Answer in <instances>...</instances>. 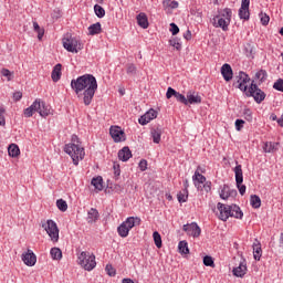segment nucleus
Returning a JSON list of instances; mask_svg holds the SVG:
<instances>
[{
  "label": "nucleus",
  "instance_id": "nucleus-15",
  "mask_svg": "<svg viewBox=\"0 0 283 283\" xmlns=\"http://www.w3.org/2000/svg\"><path fill=\"white\" fill-rule=\"evenodd\" d=\"M39 107H41V104L39 103V98H36L31 106L27 107L23 111L24 118H32L34 116V113L39 112Z\"/></svg>",
  "mask_w": 283,
  "mask_h": 283
},
{
  "label": "nucleus",
  "instance_id": "nucleus-20",
  "mask_svg": "<svg viewBox=\"0 0 283 283\" xmlns=\"http://www.w3.org/2000/svg\"><path fill=\"white\" fill-rule=\"evenodd\" d=\"M232 273L235 277H242L243 275H247V261H241L239 266L232 270Z\"/></svg>",
  "mask_w": 283,
  "mask_h": 283
},
{
  "label": "nucleus",
  "instance_id": "nucleus-22",
  "mask_svg": "<svg viewBox=\"0 0 283 283\" xmlns=\"http://www.w3.org/2000/svg\"><path fill=\"white\" fill-rule=\"evenodd\" d=\"M279 143L275 142H265L263 145V151L265 154H275L279 149Z\"/></svg>",
  "mask_w": 283,
  "mask_h": 283
},
{
  "label": "nucleus",
  "instance_id": "nucleus-13",
  "mask_svg": "<svg viewBox=\"0 0 283 283\" xmlns=\"http://www.w3.org/2000/svg\"><path fill=\"white\" fill-rule=\"evenodd\" d=\"M249 6H251V0H242L241 8L239 9V17L244 21H249L251 13L249 12Z\"/></svg>",
  "mask_w": 283,
  "mask_h": 283
},
{
  "label": "nucleus",
  "instance_id": "nucleus-59",
  "mask_svg": "<svg viewBox=\"0 0 283 283\" xmlns=\"http://www.w3.org/2000/svg\"><path fill=\"white\" fill-rule=\"evenodd\" d=\"M140 171H147V160L142 159L138 165Z\"/></svg>",
  "mask_w": 283,
  "mask_h": 283
},
{
  "label": "nucleus",
  "instance_id": "nucleus-31",
  "mask_svg": "<svg viewBox=\"0 0 283 283\" xmlns=\"http://www.w3.org/2000/svg\"><path fill=\"white\" fill-rule=\"evenodd\" d=\"M91 185L95 187L97 191H103V177L101 176L94 177L91 181Z\"/></svg>",
  "mask_w": 283,
  "mask_h": 283
},
{
  "label": "nucleus",
  "instance_id": "nucleus-51",
  "mask_svg": "<svg viewBox=\"0 0 283 283\" xmlns=\"http://www.w3.org/2000/svg\"><path fill=\"white\" fill-rule=\"evenodd\" d=\"M243 116H244L245 120H248L249 123H251V120H253V113L249 108H245L243 111Z\"/></svg>",
  "mask_w": 283,
  "mask_h": 283
},
{
  "label": "nucleus",
  "instance_id": "nucleus-24",
  "mask_svg": "<svg viewBox=\"0 0 283 283\" xmlns=\"http://www.w3.org/2000/svg\"><path fill=\"white\" fill-rule=\"evenodd\" d=\"M136 19L139 28H143V30H147V28H149V20L147 19V14L142 12L137 15Z\"/></svg>",
  "mask_w": 283,
  "mask_h": 283
},
{
  "label": "nucleus",
  "instance_id": "nucleus-27",
  "mask_svg": "<svg viewBox=\"0 0 283 283\" xmlns=\"http://www.w3.org/2000/svg\"><path fill=\"white\" fill-rule=\"evenodd\" d=\"M99 218L98 210L96 208H91L87 212V222L88 224H93V222H96Z\"/></svg>",
  "mask_w": 283,
  "mask_h": 283
},
{
  "label": "nucleus",
  "instance_id": "nucleus-36",
  "mask_svg": "<svg viewBox=\"0 0 283 283\" xmlns=\"http://www.w3.org/2000/svg\"><path fill=\"white\" fill-rule=\"evenodd\" d=\"M153 238H154L155 247H157V249H163V237H160V233L158 231H155L153 233Z\"/></svg>",
  "mask_w": 283,
  "mask_h": 283
},
{
  "label": "nucleus",
  "instance_id": "nucleus-18",
  "mask_svg": "<svg viewBox=\"0 0 283 283\" xmlns=\"http://www.w3.org/2000/svg\"><path fill=\"white\" fill-rule=\"evenodd\" d=\"M202 103V97L193 92V93H188L186 97V105H200Z\"/></svg>",
  "mask_w": 283,
  "mask_h": 283
},
{
  "label": "nucleus",
  "instance_id": "nucleus-16",
  "mask_svg": "<svg viewBox=\"0 0 283 283\" xmlns=\"http://www.w3.org/2000/svg\"><path fill=\"white\" fill-rule=\"evenodd\" d=\"M230 23H231V21H229L228 19H224L220 15H216L213 18L214 28H221L223 30V32H227L229 30Z\"/></svg>",
  "mask_w": 283,
  "mask_h": 283
},
{
  "label": "nucleus",
  "instance_id": "nucleus-41",
  "mask_svg": "<svg viewBox=\"0 0 283 283\" xmlns=\"http://www.w3.org/2000/svg\"><path fill=\"white\" fill-rule=\"evenodd\" d=\"M164 8H170L171 10H176L178 8V1L176 0H164Z\"/></svg>",
  "mask_w": 283,
  "mask_h": 283
},
{
  "label": "nucleus",
  "instance_id": "nucleus-61",
  "mask_svg": "<svg viewBox=\"0 0 283 283\" xmlns=\"http://www.w3.org/2000/svg\"><path fill=\"white\" fill-rule=\"evenodd\" d=\"M21 98H23V93H21V92L13 93L14 101H20Z\"/></svg>",
  "mask_w": 283,
  "mask_h": 283
},
{
  "label": "nucleus",
  "instance_id": "nucleus-6",
  "mask_svg": "<svg viewBox=\"0 0 283 283\" xmlns=\"http://www.w3.org/2000/svg\"><path fill=\"white\" fill-rule=\"evenodd\" d=\"M245 95L249 97H252L255 101V103H258L259 105L264 101V98H266V93L260 90L255 81H252Z\"/></svg>",
  "mask_w": 283,
  "mask_h": 283
},
{
  "label": "nucleus",
  "instance_id": "nucleus-50",
  "mask_svg": "<svg viewBox=\"0 0 283 283\" xmlns=\"http://www.w3.org/2000/svg\"><path fill=\"white\" fill-rule=\"evenodd\" d=\"M6 125V108L0 106V126L4 127Z\"/></svg>",
  "mask_w": 283,
  "mask_h": 283
},
{
  "label": "nucleus",
  "instance_id": "nucleus-23",
  "mask_svg": "<svg viewBox=\"0 0 283 283\" xmlns=\"http://www.w3.org/2000/svg\"><path fill=\"white\" fill-rule=\"evenodd\" d=\"M140 218L138 217H128L124 223L125 226L128 228L129 231H132V229H134V227H140Z\"/></svg>",
  "mask_w": 283,
  "mask_h": 283
},
{
  "label": "nucleus",
  "instance_id": "nucleus-58",
  "mask_svg": "<svg viewBox=\"0 0 283 283\" xmlns=\"http://www.w3.org/2000/svg\"><path fill=\"white\" fill-rule=\"evenodd\" d=\"M269 21H271V18L268 14H262L261 15L262 25H269Z\"/></svg>",
  "mask_w": 283,
  "mask_h": 283
},
{
  "label": "nucleus",
  "instance_id": "nucleus-57",
  "mask_svg": "<svg viewBox=\"0 0 283 283\" xmlns=\"http://www.w3.org/2000/svg\"><path fill=\"white\" fill-rule=\"evenodd\" d=\"M138 123H139V125H147L150 122H149L148 117L144 114L143 116L139 117Z\"/></svg>",
  "mask_w": 283,
  "mask_h": 283
},
{
  "label": "nucleus",
  "instance_id": "nucleus-4",
  "mask_svg": "<svg viewBox=\"0 0 283 283\" xmlns=\"http://www.w3.org/2000/svg\"><path fill=\"white\" fill-rule=\"evenodd\" d=\"M77 264L85 271H94L96 269V255L83 251L77 256Z\"/></svg>",
  "mask_w": 283,
  "mask_h": 283
},
{
  "label": "nucleus",
  "instance_id": "nucleus-33",
  "mask_svg": "<svg viewBox=\"0 0 283 283\" xmlns=\"http://www.w3.org/2000/svg\"><path fill=\"white\" fill-rule=\"evenodd\" d=\"M117 233L120 238H127L129 235V230L125 222H122L117 228Z\"/></svg>",
  "mask_w": 283,
  "mask_h": 283
},
{
  "label": "nucleus",
  "instance_id": "nucleus-54",
  "mask_svg": "<svg viewBox=\"0 0 283 283\" xmlns=\"http://www.w3.org/2000/svg\"><path fill=\"white\" fill-rule=\"evenodd\" d=\"M175 98H177V101L179 103H182L184 105H187V97L185 95L177 92V94L175 95Z\"/></svg>",
  "mask_w": 283,
  "mask_h": 283
},
{
  "label": "nucleus",
  "instance_id": "nucleus-17",
  "mask_svg": "<svg viewBox=\"0 0 283 283\" xmlns=\"http://www.w3.org/2000/svg\"><path fill=\"white\" fill-rule=\"evenodd\" d=\"M39 109H38V114L40 116H42V118H48V116H50V114H52V107H50V105L45 104L41 98H39Z\"/></svg>",
  "mask_w": 283,
  "mask_h": 283
},
{
  "label": "nucleus",
  "instance_id": "nucleus-49",
  "mask_svg": "<svg viewBox=\"0 0 283 283\" xmlns=\"http://www.w3.org/2000/svg\"><path fill=\"white\" fill-rule=\"evenodd\" d=\"M273 88L276 90V92H283V80L279 78L276 82H274Z\"/></svg>",
  "mask_w": 283,
  "mask_h": 283
},
{
  "label": "nucleus",
  "instance_id": "nucleus-25",
  "mask_svg": "<svg viewBox=\"0 0 283 283\" xmlns=\"http://www.w3.org/2000/svg\"><path fill=\"white\" fill-rule=\"evenodd\" d=\"M269 74L266 73L265 70H259L255 75H254V83L256 82L258 85H262L264 81H266Z\"/></svg>",
  "mask_w": 283,
  "mask_h": 283
},
{
  "label": "nucleus",
  "instance_id": "nucleus-21",
  "mask_svg": "<svg viewBox=\"0 0 283 283\" xmlns=\"http://www.w3.org/2000/svg\"><path fill=\"white\" fill-rule=\"evenodd\" d=\"M150 136L155 145H159L163 137V128L154 127L150 129Z\"/></svg>",
  "mask_w": 283,
  "mask_h": 283
},
{
  "label": "nucleus",
  "instance_id": "nucleus-19",
  "mask_svg": "<svg viewBox=\"0 0 283 283\" xmlns=\"http://www.w3.org/2000/svg\"><path fill=\"white\" fill-rule=\"evenodd\" d=\"M221 74L223 76V80L229 83L233 78V69H231V65L226 63L221 66Z\"/></svg>",
  "mask_w": 283,
  "mask_h": 283
},
{
  "label": "nucleus",
  "instance_id": "nucleus-53",
  "mask_svg": "<svg viewBox=\"0 0 283 283\" xmlns=\"http://www.w3.org/2000/svg\"><path fill=\"white\" fill-rule=\"evenodd\" d=\"M234 125H235L237 132H242V129L244 127V120L243 119H237L234 122Z\"/></svg>",
  "mask_w": 283,
  "mask_h": 283
},
{
  "label": "nucleus",
  "instance_id": "nucleus-46",
  "mask_svg": "<svg viewBox=\"0 0 283 283\" xmlns=\"http://www.w3.org/2000/svg\"><path fill=\"white\" fill-rule=\"evenodd\" d=\"M145 116L151 123V120H154L155 118H158V112H156L154 108H151L147 113H145Z\"/></svg>",
  "mask_w": 283,
  "mask_h": 283
},
{
  "label": "nucleus",
  "instance_id": "nucleus-64",
  "mask_svg": "<svg viewBox=\"0 0 283 283\" xmlns=\"http://www.w3.org/2000/svg\"><path fill=\"white\" fill-rule=\"evenodd\" d=\"M277 125L280 127H283V113H282L281 117L277 119Z\"/></svg>",
  "mask_w": 283,
  "mask_h": 283
},
{
  "label": "nucleus",
  "instance_id": "nucleus-32",
  "mask_svg": "<svg viewBox=\"0 0 283 283\" xmlns=\"http://www.w3.org/2000/svg\"><path fill=\"white\" fill-rule=\"evenodd\" d=\"M8 154L11 158H17L21 154V150L17 144H11L8 148Z\"/></svg>",
  "mask_w": 283,
  "mask_h": 283
},
{
  "label": "nucleus",
  "instance_id": "nucleus-39",
  "mask_svg": "<svg viewBox=\"0 0 283 283\" xmlns=\"http://www.w3.org/2000/svg\"><path fill=\"white\" fill-rule=\"evenodd\" d=\"M253 258L260 262V258H262V248L260 244L253 245Z\"/></svg>",
  "mask_w": 283,
  "mask_h": 283
},
{
  "label": "nucleus",
  "instance_id": "nucleus-9",
  "mask_svg": "<svg viewBox=\"0 0 283 283\" xmlns=\"http://www.w3.org/2000/svg\"><path fill=\"white\" fill-rule=\"evenodd\" d=\"M109 134L114 143H125V140H127L125 130L120 128V126H111Z\"/></svg>",
  "mask_w": 283,
  "mask_h": 283
},
{
  "label": "nucleus",
  "instance_id": "nucleus-1",
  "mask_svg": "<svg viewBox=\"0 0 283 283\" xmlns=\"http://www.w3.org/2000/svg\"><path fill=\"white\" fill-rule=\"evenodd\" d=\"M71 90L75 92L77 98H82L84 105L90 106L98 90V82L94 75L84 74L71 81Z\"/></svg>",
  "mask_w": 283,
  "mask_h": 283
},
{
  "label": "nucleus",
  "instance_id": "nucleus-26",
  "mask_svg": "<svg viewBox=\"0 0 283 283\" xmlns=\"http://www.w3.org/2000/svg\"><path fill=\"white\" fill-rule=\"evenodd\" d=\"M118 158L123 163H127V160H129V158H132V150L129 149V147L126 146L123 149H120L118 151Z\"/></svg>",
  "mask_w": 283,
  "mask_h": 283
},
{
  "label": "nucleus",
  "instance_id": "nucleus-30",
  "mask_svg": "<svg viewBox=\"0 0 283 283\" xmlns=\"http://www.w3.org/2000/svg\"><path fill=\"white\" fill-rule=\"evenodd\" d=\"M250 205L253 209H260L262 207V199L258 195H252L250 197Z\"/></svg>",
  "mask_w": 283,
  "mask_h": 283
},
{
  "label": "nucleus",
  "instance_id": "nucleus-3",
  "mask_svg": "<svg viewBox=\"0 0 283 283\" xmlns=\"http://www.w3.org/2000/svg\"><path fill=\"white\" fill-rule=\"evenodd\" d=\"M217 209L219 211V220H222L223 222H227L228 218H237L238 220H242L244 217V213L242 210L238 207V205H224V203H218Z\"/></svg>",
  "mask_w": 283,
  "mask_h": 283
},
{
  "label": "nucleus",
  "instance_id": "nucleus-45",
  "mask_svg": "<svg viewBox=\"0 0 283 283\" xmlns=\"http://www.w3.org/2000/svg\"><path fill=\"white\" fill-rule=\"evenodd\" d=\"M56 207L60 211H67V201L63 200V199H57L56 200Z\"/></svg>",
  "mask_w": 283,
  "mask_h": 283
},
{
  "label": "nucleus",
  "instance_id": "nucleus-42",
  "mask_svg": "<svg viewBox=\"0 0 283 283\" xmlns=\"http://www.w3.org/2000/svg\"><path fill=\"white\" fill-rule=\"evenodd\" d=\"M231 9L226 8L222 11H220V13L218 14V17H221L222 19H227L228 21H231Z\"/></svg>",
  "mask_w": 283,
  "mask_h": 283
},
{
  "label": "nucleus",
  "instance_id": "nucleus-5",
  "mask_svg": "<svg viewBox=\"0 0 283 283\" xmlns=\"http://www.w3.org/2000/svg\"><path fill=\"white\" fill-rule=\"evenodd\" d=\"M63 48L64 50H67V52H72L73 54H78V51L83 50L81 40L72 35H66L63 39Z\"/></svg>",
  "mask_w": 283,
  "mask_h": 283
},
{
  "label": "nucleus",
  "instance_id": "nucleus-55",
  "mask_svg": "<svg viewBox=\"0 0 283 283\" xmlns=\"http://www.w3.org/2000/svg\"><path fill=\"white\" fill-rule=\"evenodd\" d=\"M170 32H171L172 36H176V34H178V32H180V28H178L176 25V23H170Z\"/></svg>",
  "mask_w": 283,
  "mask_h": 283
},
{
  "label": "nucleus",
  "instance_id": "nucleus-40",
  "mask_svg": "<svg viewBox=\"0 0 283 283\" xmlns=\"http://www.w3.org/2000/svg\"><path fill=\"white\" fill-rule=\"evenodd\" d=\"M33 30L38 33L39 41H41V39H43V34H45V30L41 29L38 22H33Z\"/></svg>",
  "mask_w": 283,
  "mask_h": 283
},
{
  "label": "nucleus",
  "instance_id": "nucleus-2",
  "mask_svg": "<svg viewBox=\"0 0 283 283\" xmlns=\"http://www.w3.org/2000/svg\"><path fill=\"white\" fill-rule=\"evenodd\" d=\"M64 151L71 156L73 165L75 166H78V161L85 158V148H83L81 140H78V136L76 135H73L71 143L64 146Z\"/></svg>",
  "mask_w": 283,
  "mask_h": 283
},
{
  "label": "nucleus",
  "instance_id": "nucleus-11",
  "mask_svg": "<svg viewBox=\"0 0 283 283\" xmlns=\"http://www.w3.org/2000/svg\"><path fill=\"white\" fill-rule=\"evenodd\" d=\"M235 81L238 83V87L241 92H248L247 90H249V86L247 85V83H249V81H251V77H249V74L240 71L239 74L235 76Z\"/></svg>",
  "mask_w": 283,
  "mask_h": 283
},
{
  "label": "nucleus",
  "instance_id": "nucleus-47",
  "mask_svg": "<svg viewBox=\"0 0 283 283\" xmlns=\"http://www.w3.org/2000/svg\"><path fill=\"white\" fill-rule=\"evenodd\" d=\"M126 72L127 74H129L130 76H135L137 69H136V64H127L126 66Z\"/></svg>",
  "mask_w": 283,
  "mask_h": 283
},
{
  "label": "nucleus",
  "instance_id": "nucleus-62",
  "mask_svg": "<svg viewBox=\"0 0 283 283\" xmlns=\"http://www.w3.org/2000/svg\"><path fill=\"white\" fill-rule=\"evenodd\" d=\"M1 74L2 76L9 77L8 81H10V75H11L10 70L2 69Z\"/></svg>",
  "mask_w": 283,
  "mask_h": 283
},
{
  "label": "nucleus",
  "instance_id": "nucleus-35",
  "mask_svg": "<svg viewBox=\"0 0 283 283\" xmlns=\"http://www.w3.org/2000/svg\"><path fill=\"white\" fill-rule=\"evenodd\" d=\"M178 250L181 255H189V243L187 241H180L178 243Z\"/></svg>",
  "mask_w": 283,
  "mask_h": 283
},
{
  "label": "nucleus",
  "instance_id": "nucleus-34",
  "mask_svg": "<svg viewBox=\"0 0 283 283\" xmlns=\"http://www.w3.org/2000/svg\"><path fill=\"white\" fill-rule=\"evenodd\" d=\"M101 22H97V23H94V24H91L88 27V34H91V36H94L96 34H101Z\"/></svg>",
  "mask_w": 283,
  "mask_h": 283
},
{
  "label": "nucleus",
  "instance_id": "nucleus-44",
  "mask_svg": "<svg viewBox=\"0 0 283 283\" xmlns=\"http://www.w3.org/2000/svg\"><path fill=\"white\" fill-rule=\"evenodd\" d=\"M169 45H171V48H175V50H181L182 49V44L180 43V40L178 38H172L169 40Z\"/></svg>",
  "mask_w": 283,
  "mask_h": 283
},
{
  "label": "nucleus",
  "instance_id": "nucleus-14",
  "mask_svg": "<svg viewBox=\"0 0 283 283\" xmlns=\"http://www.w3.org/2000/svg\"><path fill=\"white\" fill-rule=\"evenodd\" d=\"M22 262L27 266H34L36 264V254L32 250H28L27 252L22 253Z\"/></svg>",
  "mask_w": 283,
  "mask_h": 283
},
{
  "label": "nucleus",
  "instance_id": "nucleus-7",
  "mask_svg": "<svg viewBox=\"0 0 283 283\" xmlns=\"http://www.w3.org/2000/svg\"><path fill=\"white\" fill-rule=\"evenodd\" d=\"M42 229H44L54 244L59 242V226L54 220L49 219L45 223L42 224Z\"/></svg>",
  "mask_w": 283,
  "mask_h": 283
},
{
  "label": "nucleus",
  "instance_id": "nucleus-48",
  "mask_svg": "<svg viewBox=\"0 0 283 283\" xmlns=\"http://www.w3.org/2000/svg\"><path fill=\"white\" fill-rule=\"evenodd\" d=\"M203 264L205 266H211L213 269V266H216V263L213 262V258H211L210 255H206L203 258Z\"/></svg>",
  "mask_w": 283,
  "mask_h": 283
},
{
  "label": "nucleus",
  "instance_id": "nucleus-43",
  "mask_svg": "<svg viewBox=\"0 0 283 283\" xmlns=\"http://www.w3.org/2000/svg\"><path fill=\"white\" fill-rule=\"evenodd\" d=\"M94 12L98 19H103V17H105V9L99 4L94 6Z\"/></svg>",
  "mask_w": 283,
  "mask_h": 283
},
{
  "label": "nucleus",
  "instance_id": "nucleus-8",
  "mask_svg": "<svg viewBox=\"0 0 283 283\" xmlns=\"http://www.w3.org/2000/svg\"><path fill=\"white\" fill-rule=\"evenodd\" d=\"M237 166L234 167V176H235V184L237 188L239 190V193L241 196H244L247 193V186L242 185L244 182V175L242 172V165H239L238 161H235Z\"/></svg>",
  "mask_w": 283,
  "mask_h": 283
},
{
  "label": "nucleus",
  "instance_id": "nucleus-60",
  "mask_svg": "<svg viewBox=\"0 0 283 283\" xmlns=\"http://www.w3.org/2000/svg\"><path fill=\"white\" fill-rule=\"evenodd\" d=\"M203 185V190L209 193L211 191V181H206L202 184Z\"/></svg>",
  "mask_w": 283,
  "mask_h": 283
},
{
  "label": "nucleus",
  "instance_id": "nucleus-38",
  "mask_svg": "<svg viewBox=\"0 0 283 283\" xmlns=\"http://www.w3.org/2000/svg\"><path fill=\"white\" fill-rule=\"evenodd\" d=\"M178 202H187L189 200V190L184 189L177 195Z\"/></svg>",
  "mask_w": 283,
  "mask_h": 283
},
{
  "label": "nucleus",
  "instance_id": "nucleus-63",
  "mask_svg": "<svg viewBox=\"0 0 283 283\" xmlns=\"http://www.w3.org/2000/svg\"><path fill=\"white\" fill-rule=\"evenodd\" d=\"M184 39H186V41H191V31L187 30V32L184 33Z\"/></svg>",
  "mask_w": 283,
  "mask_h": 283
},
{
  "label": "nucleus",
  "instance_id": "nucleus-12",
  "mask_svg": "<svg viewBox=\"0 0 283 283\" xmlns=\"http://www.w3.org/2000/svg\"><path fill=\"white\" fill-rule=\"evenodd\" d=\"M182 229L185 232H187V235H191L192 238H200V233H202L200 226H198L196 222L185 224Z\"/></svg>",
  "mask_w": 283,
  "mask_h": 283
},
{
  "label": "nucleus",
  "instance_id": "nucleus-37",
  "mask_svg": "<svg viewBox=\"0 0 283 283\" xmlns=\"http://www.w3.org/2000/svg\"><path fill=\"white\" fill-rule=\"evenodd\" d=\"M50 253L52 260H61V258H63V252L59 248H52Z\"/></svg>",
  "mask_w": 283,
  "mask_h": 283
},
{
  "label": "nucleus",
  "instance_id": "nucleus-52",
  "mask_svg": "<svg viewBox=\"0 0 283 283\" xmlns=\"http://www.w3.org/2000/svg\"><path fill=\"white\" fill-rule=\"evenodd\" d=\"M105 271L107 275H109V277H114V275H116V270L114 269V266H112V264H107Z\"/></svg>",
  "mask_w": 283,
  "mask_h": 283
},
{
  "label": "nucleus",
  "instance_id": "nucleus-56",
  "mask_svg": "<svg viewBox=\"0 0 283 283\" xmlns=\"http://www.w3.org/2000/svg\"><path fill=\"white\" fill-rule=\"evenodd\" d=\"M176 94H178V92L176 90H174L172 87H168L167 93H166V98H171V96L176 97Z\"/></svg>",
  "mask_w": 283,
  "mask_h": 283
},
{
  "label": "nucleus",
  "instance_id": "nucleus-28",
  "mask_svg": "<svg viewBox=\"0 0 283 283\" xmlns=\"http://www.w3.org/2000/svg\"><path fill=\"white\" fill-rule=\"evenodd\" d=\"M62 65L61 64H56L53 70H52V73H51V78L54 83H59V81H61V76H62V73H61V70H62Z\"/></svg>",
  "mask_w": 283,
  "mask_h": 283
},
{
  "label": "nucleus",
  "instance_id": "nucleus-10",
  "mask_svg": "<svg viewBox=\"0 0 283 283\" xmlns=\"http://www.w3.org/2000/svg\"><path fill=\"white\" fill-rule=\"evenodd\" d=\"M201 171V174H200ZM205 170H201L200 166L197 168V170L195 171V175L192 176V182L196 187V189H198V191L202 190V185L207 182V177H205Z\"/></svg>",
  "mask_w": 283,
  "mask_h": 283
},
{
  "label": "nucleus",
  "instance_id": "nucleus-29",
  "mask_svg": "<svg viewBox=\"0 0 283 283\" xmlns=\"http://www.w3.org/2000/svg\"><path fill=\"white\" fill-rule=\"evenodd\" d=\"M231 193H237V191L231 190V188H229V186L224 185L220 191V198L222 200H229V197L231 196Z\"/></svg>",
  "mask_w": 283,
  "mask_h": 283
}]
</instances>
